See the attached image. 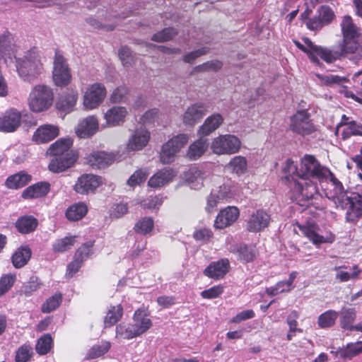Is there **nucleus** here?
<instances>
[{
    "instance_id": "1",
    "label": "nucleus",
    "mask_w": 362,
    "mask_h": 362,
    "mask_svg": "<svg viewBox=\"0 0 362 362\" xmlns=\"http://www.w3.org/2000/svg\"><path fill=\"white\" fill-rule=\"evenodd\" d=\"M13 37L8 32L0 35V58L8 56L11 59L13 56L16 59V69L19 76L25 81H31L40 72L42 64L35 48L26 52L23 58H16L14 54L15 45L12 43Z\"/></svg>"
},
{
    "instance_id": "2",
    "label": "nucleus",
    "mask_w": 362,
    "mask_h": 362,
    "mask_svg": "<svg viewBox=\"0 0 362 362\" xmlns=\"http://www.w3.org/2000/svg\"><path fill=\"white\" fill-rule=\"evenodd\" d=\"M293 190L297 203L305 206L313 216H319L320 211L325 212L326 206L323 197L317 192L316 184L307 180H303V182L294 180Z\"/></svg>"
},
{
    "instance_id": "3",
    "label": "nucleus",
    "mask_w": 362,
    "mask_h": 362,
    "mask_svg": "<svg viewBox=\"0 0 362 362\" xmlns=\"http://www.w3.org/2000/svg\"><path fill=\"white\" fill-rule=\"evenodd\" d=\"M329 168L322 166L313 155H305L300 160V168L295 167L293 176L302 180L315 178L322 181L327 178Z\"/></svg>"
},
{
    "instance_id": "4",
    "label": "nucleus",
    "mask_w": 362,
    "mask_h": 362,
    "mask_svg": "<svg viewBox=\"0 0 362 362\" xmlns=\"http://www.w3.org/2000/svg\"><path fill=\"white\" fill-rule=\"evenodd\" d=\"M359 47V39L342 37L337 47H325V62L332 64L338 60H342L349 54H356Z\"/></svg>"
},
{
    "instance_id": "5",
    "label": "nucleus",
    "mask_w": 362,
    "mask_h": 362,
    "mask_svg": "<svg viewBox=\"0 0 362 362\" xmlns=\"http://www.w3.org/2000/svg\"><path fill=\"white\" fill-rule=\"evenodd\" d=\"M53 100L52 88L45 85H37L30 93L28 105L33 112H40L48 110Z\"/></svg>"
},
{
    "instance_id": "6",
    "label": "nucleus",
    "mask_w": 362,
    "mask_h": 362,
    "mask_svg": "<svg viewBox=\"0 0 362 362\" xmlns=\"http://www.w3.org/2000/svg\"><path fill=\"white\" fill-rule=\"evenodd\" d=\"M337 208L346 210L347 222L355 223L362 217V194L350 192L335 204Z\"/></svg>"
},
{
    "instance_id": "7",
    "label": "nucleus",
    "mask_w": 362,
    "mask_h": 362,
    "mask_svg": "<svg viewBox=\"0 0 362 362\" xmlns=\"http://www.w3.org/2000/svg\"><path fill=\"white\" fill-rule=\"evenodd\" d=\"M189 141L186 134H180L173 136L164 144L160 152V160L163 164H168L174 161L177 153Z\"/></svg>"
},
{
    "instance_id": "8",
    "label": "nucleus",
    "mask_w": 362,
    "mask_h": 362,
    "mask_svg": "<svg viewBox=\"0 0 362 362\" xmlns=\"http://www.w3.org/2000/svg\"><path fill=\"white\" fill-rule=\"evenodd\" d=\"M52 77L54 84L62 88L68 86L72 78L66 59L58 49L55 51Z\"/></svg>"
},
{
    "instance_id": "9",
    "label": "nucleus",
    "mask_w": 362,
    "mask_h": 362,
    "mask_svg": "<svg viewBox=\"0 0 362 362\" xmlns=\"http://www.w3.org/2000/svg\"><path fill=\"white\" fill-rule=\"evenodd\" d=\"M290 129L298 134L305 136L315 132V125L310 119L308 109L297 110L290 118Z\"/></svg>"
},
{
    "instance_id": "10",
    "label": "nucleus",
    "mask_w": 362,
    "mask_h": 362,
    "mask_svg": "<svg viewBox=\"0 0 362 362\" xmlns=\"http://www.w3.org/2000/svg\"><path fill=\"white\" fill-rule=\"evenodd\" d=\"M102 185L103 179L100 176L92 173H83L78 177L74 185V190L79 194L88 195L94 194Z\"/></svg>"
},
{
    "instance_id": "11",
    "label": "nucleus",
    "mask_w": 362,
    "mask_h": 362,
    "mask_svg": "<svg viewBox=\"0 0 362 362\" xmlns=\"http://www.w3.org/2000/svg\"><path fill=\"white\" fill-rule=\"evenodd\" d=\"M107 94L106 88L101 83L90 85L83 95V105L86 109L93 110L98 107L105 100Z\"/></svg>"
},
{
    "instance_id": "12",
    "label": "nucleus",
    "mask_w": 362,
    "mask_h": 362,
    "mask_svg": "<svg viewBox=\"0 0 362 362\" xmlns=\"http://www.w3.org/2000/svg\"><path fill=\"white\" fill-rule=\"evenodd\" d=\"M298 227L301 233L315 245L322 243H332L335 240V235L332 232H329L326 236L320 235L318 233L320 228L315 222H307L304 225L298 224Z\"/></svg>"
},
{
    "instance_id": "13",
    "label": "nucleus",
    "mask_w": 362,
    "mask_h": 362,
    "mask_svg": "<svg viewBox=\"0 0 362 362\" xmlns=\"http://www.w3.org/2000/svg\"><path fill=\"white\" fill-rule=\"evenodd\" d=\"M303 41L305 45L297 40H294L293 42L296 47L308 55L311 62L321 66L322 63L320 59L325 62V47L315 45L308 37H305Z\"/></svg>"
},
{
    "instance_id": "14",
    "label": "nucleus",
    "mask_w": 362,
    "mask_h": 362,
    "mask_svg": "<svg viewBox=\"0 0 362 362\" xmlns=\"http://www.w3.org/2000/svg\"><path fill=\"white\" fill-rule=\"evenodd\" d=\"M22 114L16 108H10L0 115V132L13 133L21 126Z\"/></svg>"
},
{
    "instance_id": "15",
    "label": "nucleus",
    "mask_w": 362,
    "mask_h": 362,
    "mask_svg": "<svg viewBox=\"0 0 362 362\" xmlns=\"http://www.w3.org/2000/svg\"><path fill=\"white\" fill-rule=\"evenodd\" d=\"M271 221V215L265 210L259 209L253 212L246 223V229L250 233H259L267 228Z\"/></svg>"
},
{
    "instance_id": "16",
    "label": "nucleus",
    "mask_w": 362,
    "mask_h": 362,
    "mask_svg": "<svg viewBox=\"0 0 362 362\" xmlns=\"http://www.w3.org/2000/svg\"><path fill=\"white\" fill-rule=\"evenodd\" d=\"M230 252L236 256L238 260L245 264L253 262L259 256L255 245L245 243L231 245Z\"/></svg>"
},
{
    "instance_id": "17",
    "label": "nucleus",
    "mask_w": 362,
    "mask_h": 362,
    "mask_svg": "<svg viewBox=\"0 0 362 362\" xmlns=\"http://www.w3.org/2000/svg\"><path fill=\"white\" fill-rule=\"evenodd\" d=\"M327 177L329 180V187L325 190V195L336 204L350 192L345 189L342 182L329 169L327 172Z\"/></svg>"
},
{
    "instance_id": "18",
    "label": "nucleus",
    "mask_w": 362,
    "mask_h": 362,
    "mask_svg": "<svg viewBox=\"0 0 362 362\" xmlns=\"http://www.w3.org/2000/svg\"><path fill=\"white\" fill-rule=\"evenodd\" d=\"M148 317L149 312L144 307L135 310L132 317V325L138 337L146 333L152 327L153 322Z\"/></svg>"
},
{
    "instance_id": "19",
    "label": "nucleus",
    "mask_w": 362,
    "mask_h": 362,
    "mask_svg": "<svg viewBox=\"0 0 362 362\" xmlns=\"http://www.w3.org/2000/svg\"><path fill=\"white\" fill-rule=\"evenodd\" d=\"M78 156L75 153L55 156L48 165L49 170L53 173L64 172L73 166Z\"/></svg>"
},
{
    "instance_id": "20",
    "label": "nucleus",
    "mask_w": 362,
    "mask_h": 362,
    "mask_svg": "<svg viewBox=\"0 0 362 362\" xmlns=\"http://www.w3.org/2000/svg\"><path fill=\"white\" fill-rule=\"evenodd\" d=\"M207 112V106L202 103H197L189 106L182 117L185 125L194 126L203 118Z\"/></svg>"
},
{
    "instance_id": "21",
    "label": "nucleus",
    "mask_w": 362,
    "mask_h": 362,
    "mask_svg": "<svg viewBox=\"0 0 362 362\" xmlns=\"http://www.w3.org/2000/svg\"><path fill=\"white\" fill-rule=\"evenodd\" d=\"M77 90L68 88L59 97L56 103L57 108L62 112H71L74 110L78 100Z\"/></svg>"
},
{
    "instance_id": "22",
    "label": "nucleus",
    "mask_w": 362,
    "mask_h": 362,
    "mask_svg": "<svg viewBox=\"0 0 362 362\" xmlns=\"http://www.w3.org/2000/svg\"><path fill=\"white\" fill-rule=\"evenodd\" d=\"M98 129V119L95 116H89L78 123L76 129V134L79 138L86 139L95 134Z\"/></svg>"
},
{
    "instance_id": "23",
    "label": "nucleus",
    "mask_w": 362,
    "mask_h": 362,
    "mask_svg": "<svg viewBox=\"0 0 362 362\" xmlns=\"http://www.w3.org/2000/svg\"><path fill=\"white\" fill-rule=\"evenodd\" d=\"M59 128L51 124L39 127L33 135V141L37 144L48 143L59 135Z\"/></svg>"
},
{
    "instance_id": "24",
    "label": "nucleus",
    "mask_w": 362,
    "mask_h": 362,
    "mask_svg": "<svg viewBox=\"0 0 362 362\" xmlns=\"http://www.w3.org/2000/svg\"><path fill=\"white\" fill-rule=\"evenodd\" d=\"M87 163L94 169L107 168L114 162V156L104 151H95L86 158Z\"/></svg>"
},
{
    "instance_id": "25",
    "label": "nucleus",
    "mask_w": 362,
    "mask_h": 362,
    "mask_svg": "<svg viewBox=\"0 0 362 362\" xmlns=\"http://www.w3.org/2000/svg\"><path fill=\"white\" fill-rule=\"evenodd\" d=\"M50 191L48 182H38L25 189L21 194L24 199H33L45 197Z\"/></svg>"
},
{
    "instance_id": "26",
    "label": "nucleus",
    "mask_w": 362,
    "mask_h": 362,
    "mask_svg": "<svg viewBox=\"0 0 362 362\" xmlns=\"http://www.w3.org/2000/svg\"><path fill=\"white\" fill-rule=\"evenodd\" d=\"M175 176V174L172 168H164L150 177L148 186L152 188H160L171 182Z\"/></svg>"
},
{
    "instance_id": "27",
    "label": "nucleus",
    "mask_w": 362,
    "mask_h": 362,
    "mask_svg": "<svg viewBox=\"0 0 362 362\" xmlns=\"http://www.w3.org/2000/svg\"><path fill=\"white\" fill-rule=\"evenodd\" d=\"M340 28L343 38L360 39L361 36V28L354 23L351 16L349 15L343 16Z\"/></svg>"
},
{
    "instance_id": "28",
    "label": "nucleus",
    "mask_w": 362,
    "mask_h": 362,
    "mask_svg": "<svg viewBox=\"0 0 362 362\" xmlns=\"http://www.w3.org/2000/svg\"><path fill=\"white\" fill-rule=\"evenodd\" d=\"M32 250L25 245L18 247L11 255V259L13 266L16 269H21L25 267L30 259Z\"/></svg>"
},
{
    "instance_id": "29",
    "label": "nucleus",
    "mask_w": 362,
    "mask_h": 362,
    "mask_svg": "<svg viewBox=\"0 0 362 362\" xmlns=\"http://www.w3.org/2000/svg\"><path fill=\"white\" fill-rule=\"evenodd\" d=\"M150 139V132L145 129H136L129 139L127 147L132 151H139L147 145Z\"/></svg>"
},
{
    "instance_id": "30",
    "label": "nucleus",
    "mask_w": 362,
    "mask_h": 362,
    "mask_svg": "<svg viewBox=\"0 0 362 362\" xmlns=\"http://www.w3.org/2000/svg\"><path fill=\"white\" fill-rule=\"evenodd\" d=\"M204 276L215 280L223 279L226 274V259L211 262L204 270Z\"/></svg>"
},
{
    "instance_id": "31",
    "label": "nucleus",
    "mask_w": 362,
    "mask_h": 362,
    "mask_svg": "<svg viewBox=\"0 0 362 362\" xmlns=\"http://www.w3.org/2000/svg\"><path fill=\"white\" fill-rule=\"evenodd\" d=\"M88 211V207L86 202H78L70 205L65 211V217L72 222L83 219Z\"/></svg>"
},
{
    "instance_id": "32",
    "label": "nucleus",
    "mask_w": 362,
    "mask_h": 362,
    "mask_svg": "<svg viewBox=\"0 0 362 362\" xmlns=\"http://www.w3.org/2000/svg\"><path fill=\"white\" fill-rule=\"evenodd\" d=\"M38 226V220L32 215L19 217L15 223V227L21 234H29L34 232Z\"/></svg>"
},
{
    "instance_id": "33",
    "label": "nucleus",
    "mask_w": 362,
    "mask_h": 362,
    "mask_svg": "<svg viewBox=\"0 0 362 362\" xmlns=\"http://www.w3.org/2000/svg\"><path fill=\"white\" fill-rule=\"evenodd\" d=\"M127 115V109L124 107L114 106L105 114V119L109 126L115 127L124 122Z\"/></svg>"
},
{
    "instance_id": "34",
    "label": "nucleus",
    "mask_w": 362,
    "mask_h": 362,
    "mask_svg": "<svg viewBox=\"0 0 362 362\" xmlns=\"http://www.w3.org/2000/svg\"><path fill=\"white\" fill-rule=\"evenodd\" d=\"M32 180V176L25 171H20L7 177L5 185L7 188L17 189L27 185Z\"/></svg>"
},
{
    "instance_id": "35",
    "label": "nucleus",
    "mask_w": 362,
    "mask_h": 362,
    "mask_svg": "<svg viewBox=\"0 0 362 362\" xmlns=\"http://www.w3.org/2000/svg\"><path fill=\"white\" fill-rule=\"evenodd\" d=\"M338 313L341 327L343 329L354 331V325H353V323L356 318V311L355 308L343 307Z\"/></svg>"
},
{
    "instance_id": "36",
    "label": "nucleus",
    "mask_w": 362,
    "mask_h": 362,
    "mask_svg": "<svg viewBox=\"0 0 362 362\" xmlns=\"http://www.w3.org/2000/svg\"><path fill=\"white\" fill-rule=\"evenodd\" d=\"M223 117L220 114H214L206 119L200 127L198 134L201 136H206L215 131L222 123Z\"/></svg>"
},
{
    "instance_id": "37",
    "label": "nucleus",
    "mask_w": 362,
    "mask_h": 362,
    "mask_svg": "<svg viewBox=\"0 0 362 362\" xmlns=\"http://www.w3.org/2000/svg\"><path fill=\"white\" fill-rule=\"evenodd\" d=\"M72 144L73 140L70 138L59 139L49 146L48 151L53 156L74 153L73 151H70Z\"/></svg>"
},
{
    "instance_id": "38",
    "label": "nucleus",
    "mask_w": 362,
    "mask_h": 362,
    "mask_svg": "<svg viewBox=\"0 0 362 362\" xmlns=\"http://www.w3.org/2000/svg\"><path fill=\"white\" fill-rule=\"evenodd\" d=\"M200 138L192 144L187 151V156L191 160H197L200 158L206 151L209 143L204 136H199Z\"/></svg>"
},
{
    "instance_id": "39",
    "label": "nucleus",
    "mask_w": 362,
    "mask_h": 362,
    "mask_svg": "<svg viewBox=\"0 0 362 362\" xmlns=\"http://www.w3.org/2000/svg\"><path fill=\"white\" fill-rule=\"evenodd\" d=\"M124 309L121 304L111 305L104 318L105 327H110L116 325L122 317Z\"/></svg>"
},
{
    "instance_id": "40",
    "label": "nucleus",
    "mask_w": 362,
    "mask_h": 362,
    "mask_svg": "<svg viewBox=\"0 0 362 362\" xmlns=\"http://www.w3.org/2000/svg\"><path fill=\"white\" fill-rule=\"evenodd\" d=\"M362 353V341L350 343L346 347L339 348L337 351V356L343 359H351L353 357Z\"/></svg>"
},
{
    "instance_id": "41",
    "label": "nucleus",
    "mask_w": 362,
    "mask_h": 362,
    "mask_svg": "<svg viewBox=\"0 0 362 362\" xmlns=\"http://www.w3.org/2000/svg\"><path fill=\"white\" fill-rule=\"evenodd\" d=\"M115 337L123 339H132L138 337L132 324L122 322L116 326Z\"/></svg>"
},
{
    "instance_id": "42",
    "label": "nucleus",
    "mask_w": 362,
    "mask_h": 362,
    "mask_svg": "<svg viewBox=\"0 0 362 362\" xmlns=\"http://www.w3.org/2000/svg\"><path fill=\"white\" fill-rule=\"evenodd\" d=\"M53 346V339L50 334H45L40 337L35 345V351L39 355L47 354Z\"/></svg>"
},
{
    "instance_id": "43",
    "label": "nucleus",
    "mask_w": 362,
    "mask_h": 362,
    "mask_svg": "<svg viewBox=\"0 0 362 362\" xmlns=\"http://www.w3.org/2000/svg\"><path fill=\"white\" fill-rule=\"evenodd\" d=\"M338 316L339 313L337 311L334 310H327L318 317V326L322 329L331 327L334 325Z\"/></svg>"
},
{
    "instance_id": "44",
    "label": "nucleus",
    "mask_w": 362,
    "mask_h": 362,
    "mask_svg": "<svg viewBox=\"0 0 362 362\" xmlns=\"http://www.w3.org/2000/svg\"><path fill=\"white\" fill-rule=\"evenodd\" d=\"M154 228V221L151 217H143L140 218L134 225V230L135 233L141 235L149 234Z\"/></svg>"
},
{
    "instance_id": "45",
    "label": "nucleus",
    "mask_w": 362,
    "mask_h": 362,
    "mask_svg": "<svg viewBox=\"0 0 362 362\" xmlns=\"http://www.w3.org/2000/svg\"><path fill=\"white\" fill-rule=\"evenodd\" d=\"M62 294L57 293L47 298L41 306V311L43 313H49L55 310L61 305L62 302Z\"/></svg>"
},
{
    "instance_id": "46",
    "label": "nucleus",
    "mask_w": 362,
    "mask_h": 362,
    "mask_svg": "<svg viewBox=\"0 0 362 362\" xmlns=\"http://www.w3.org/2000/svg\"><path fill=\"white\" fill-rule=\"evenodd\" d=\"M178 34L177 29L173 27L165 28L157 32L151 37V40L157 42H164L171 40Z\"/></svg>"
},
{
    "instance_id": "47",
    "label": "nucleus",
    "mask_w": 362,
    "mask_h": 362,
    "mask_svg": "<svg viewBox=\"0 0 362 362\" xmlns=\"http://www.w3.org/2000/svg\"><path fill=\"white\" fill-rule=\"evenodd\" d=\"M75 243V237L66 236L63 238L57 240L52 245V249L54 252L62 253L74 246Z\"/></svg>"
},
{
    "instance_id": "48",
    "label": "nucleus",
    "mask_w": 362,
    "mask_h": 362,
    "mask_svg": "<svg viewBox=\"0 0 362 362\" xmlns=\"http://www.w3.org/2000/svg\"><path fill=\"white\" fill-rule=\"evenodd\" d=\"M353 136H362V124L355 120L350 121L349 125L341 132L343 140H346Z\"/></svg>"
},
{
    "instance_id": "49",
    "label": "nucleus",
    "mask_w": 362,
    "mask_h": 362,
    "mask_svg": "<svg viewBox=\"0 0 362 362\" xmlns=\"http://www.w3.org/2000/svg\"><path fill=\"white\" fill-rule=\"evenodd\" d=\"M293 286H291L286 281H279L275 285L268 287L265 290V293L269 296H276L279 293H288L293 289Z\"/></svg>"
},
{
    "instance_id": "50",
    "label": "nucleus",
    "mask_w": 362,
    "mask_h": 362,
    "mask_svg": "<svg viewBox=\"0 0 362 362\" xmlns=\"http://www.w3.org/2000/svg\"><path fill=\"white\" fill-rule=\"evenodd\" d=\"M228 165L237 175H242L247 170V160L244 156H235Z\"/></svg>"
},
{
    "instance_id": "51",
    "label": "nucleus",
    "mask_w": 362,
    "mask_h": 362,
    "mask_svg": "<svg viewBox=\"0 0 362 362\" xmlns=\"http://www.w3.org/2000/svg\"><path fill=\"white\" fill-rule=\"evenodd\" d=\"M110 343L108 341H104L101 344L94 345L88 352V358L93 359L100 357L110 350Z\"/></svg>"
},
{
    "instance_id": "52",
    "label": "nucleus",
    "mask_w": 362,
    "mask_h": 362,
    "mask_svg": "<svg viewBox=\"0 0 362 362\" xmlns=\"http://www.w3.org/2000/svg\"><path fill=\"white\" fill-rule=\"evenodd\" d=\"M16 281L15 274H6L0 278V297L7 293Z\"/></svg>"
},
{
    "instance_id": "53",
    "label": "nucleus",
    "mask_w": 362,
    "mask_h": 362,
    "mask_svg": "<svg viewBox=\"0 0 362 362\" xmlns=\"http://www.w3.org/2000/svg\"><path fill=\"white\" fill-rule=\"evenodd\" d=\"M352 273H349L345 271H339L336 274V279L340 282H346L351 279H357L359 278V275L361 274V269L357 264L352 266Z\"/></svg>"
},
{
    "instance_id": "54",
    "label": "nucleus",
    "mask_w": 362,
    "mask_h": 362,
    "mask_svg": "<svg viewBox=\"0 0 362 362\" xmlns=\"http://www.w3.org/2000/svg\"><path fill=\"white\" fill-rule=\"evenodd\" d=\"M148 172L146 169L140 168L136 170L128 179L127 184L131 187H135L144 182L148 176Z\"/></svg>"
},
{
    "instance_id": "55",
    "label": "nucleus",
    "mask_w": 362,
    "mask_h": 362,
    "mask_svg": "<svg viewBox=\"0 0 362 362\" xmlns=\"http://www.w3.org/2000/svg\"><path fill=\"white\" fill-rule=\"evenodd\" d=\"M33 355V348L28 344H23L16 351V362H28Z\"/></svg>"
},
{
    "instance_id": "56",
    "label": "nucleus",
    "mask_w": 362,
    "mask_h": 362,
    "mask_svg": "<svg viewBox=\"0 0 362 362\" xmlns=\"http://www.w3.org/2000/svg\"><path fill=\"white\" fill-rule=\"evenodd\" d=\"M41 286L42 283L37 276H31L29 281L23 285L22 291L25 296H30Z\"/></svg>"
},
{
    "instance_id": "57",
    "label": "nucleus",
    "mask_w": 362,
    "mask_h": 362,
    "mask_svg": "<svg viewBox=\"0 0 362 362\" xmlns=\"http://www.w3.org/2000/svg\"><path fill=\"white\" fill-rule=\"evenodd\" d=\"M119 57L124 66L128 67L134 64V56L127 46H122L119 48Z\"/></svg>"
},
{
    "instance_id": "58",
    "label": "nucleus",
    "mask_w": 362,
    "mask_h": 362,
    "mask_svg": "<svg viewBox=\"0 0 362 362\" xmlns=\"http://www.w3.org/2000/svg\"><path fill=\"white\" fill-rule=\"evenodd\" d=\"M211 148L216 154L226 153V135L216 138L212 143Z\"/></svg>"
},
{
    "instance_id": "59",
    "label": "nucleus",
    "mask_w": 362,
    "mask_h": 362,
    "mask_svg": "<svg viewBox=\"0 0 362 362\" xmlns=\"http://www.w3.org/2000/svg\"><path fill=\"white\" fill-rule=\"evenodd\" d=\"M214 234L211 229L206 228H202L196 230L193 233V238L198 242H208Z\"/></svg>"
},
{
    "instance_id": "60",
    "label": "nucleus",
    "mask_w": 362,
    "mask_h": 362,
    "mask_svg": "<svg viewBox=\"0 0 362 362\" xmlns=\"http://www.w3.org/2000/svg\"><path fill=\"white\" fill-rule=\"evenodd\" d=\"M223 292L224 287L223 286H214L202 291L201 296L204 299H212L218 297Z\"/></svg>"
},
{
    "instance_id": "61",
    "label": "nucleus",
    "mask_w": 362,
    "mask_h": 362,
    "mask_svg": "<svg viewBox=\"0 0 362 362\" xmlns=\"http://www.w3.org/2000/svg\"><path fill=\"white\" fill-rule=\"evenodd\" d=\"M128 209L127 203L116 204L112 207L110 215L112 218H119L127 214Z\"/></svg>"
},
{
    "instance_id": "62",
    "label": "nucleus",
    "mask_w": 362,
    "mask_h": 362,
    "mask_svg": "<svg viewBox=\"0 0 362 362\" xmlns=\"http://www.w3.org/2000/svg\"><path fill=\"white\" fill-rule=\"evenodd\" d=\"M209 48L208 47H202L197 50L192 51L184 55L183 61L185 63L193 64L194 60L198 57L204 55L208 53Z\"/></svg>"
},
{
    "instance_id": "63",
    "label": "nucleus",
    "mask_w": 362,
    "mask_h": 362,
    "mask_svg": "<svg viewBox=\"0 0 362 362\" xmlns=\"http://www.w3.org/2000/svg\"><path fill=\"white\" fill-rule=\"evenodd\" d=\"M83 264L82 260L74 257V260L68 264L66 270V277L72 278L81 269Z\"/></svg>"
},
{
    "instance_id": "64",
    "label": "nucleus",
    "mask_w": 362,
    "mask_h": 362,
    "mask_svg": "<svg viewBox=\"0 0 362 362\" xmlns=\"http://www.w3.org/2000/svg\"><path fill=\"white\" fill-rule=\"evenodd\" d=\"M128 94V88L125 86L116 88L110 95V100L114 103L122 102Z\"/></svg>"
}]
</instances>
